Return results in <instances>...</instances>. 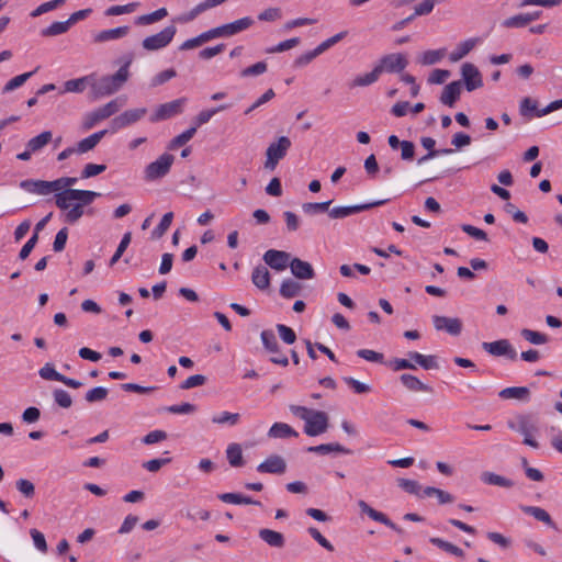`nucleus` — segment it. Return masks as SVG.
Masks as SVG:
<instances>
[{
    "mask_svg": "<svg viewBox=\"0 0 562 562\" xmlns=\"http://www.w3.org/2000/svg\"><path fill=\"white\" fill-rule=\"evenodd\" d=\"M131 61L121 66L112 76H105L98 81L92 80L91 87L95 97H105L119 91L128 79V66Z\"/></svg>",
    "mask_w": 562,
    "mask_h": 562,
    "instance_id": "nucleus-1",
    "label": "nucleus"
},
{
    "mask_svg": "<svg viewBox=\"0 0 562 562\" xmlns=\"http://www.w3.org/2000/svg\"><path fill=\"white\" fill-rule=\"evenodd\" d=\"M98 196H100V193L95 191L65 189L55 194V204L58 209L66 211L72 201H77V204L85 207L91 204Z\"/></svg>",
    "mask_w": 562,
    "mask_h": 562,
    "instance_id": "nucleus-2",
    "label": "nucleus"
},
{
    "mask_svg": "<svg viewBox=\"0 0 562 562\" xmlns=\"http://www.w3.org/2000/svg\"><path fill=\"white\" fill-rule=\"evenodd\" d=\"M125 100L116 98L108 102L106 104L87 113L82 121L83 130H91L99 122L109 119L113 114L117 113L124 105Z\"/></svg>",
    "mask_w": 562,
    "mask_h": 562,
    "instance_id": "nucleus-3",
    "label": "nucleus"
},
{
    "mask_svg": "<svg viewBox=\"0 0 562 562\" xmlns=\"http://www.w3.org/2000/svg\"><path fill=\"white\" fill-rule=\"evenodd\" d=\"M175 161V156L168 153L159 156L155 161L146 166L144 178L146 181H155L167 176Z\"/></svg>",
    "mask_w": 562,
    "mask_h": 562,
    "instance_id": "nucleus-4",
    "label": "nucleus"
},
{
    "mask_svg": "<svg viewBox=\"0 0 562 562\" xmlns=\"http://www.w3.org/2000/svg\"><path fill=\"white\" fill-rule=\"evenodd\" d=\"M508 427L524 436V443L535 449L539 443L531 437V434L537 431V426L532 418L528 415H519L516 420L508 422Z\"/></svg>",
    "mask_w": 562,
    "mask_h": 562,
    "instance_id": "nucleus-5",
    "label": "nucleus"
},
{
    "mask_svg": "<svg viewBox=\"0 0 562 562\" xmlns=\"http://www.w3.org/2000/svg\"><path fill=\"white\" fill-rule=\"evenodd\" d=\"M291 147V140L286 136H281L277 142L271 143L266 151L265 168L274 170L279 161L286 155Z\"/></svg>",
    "mask_w": 562,
    "mask_h": 562,
    "instance_id": "nucleus-6",
    "label": "nucleus"
},
{
    "mask_svg": "<svg viewBox=\"0 0 562 562\" xmlns=\"http://www.w3.org/2000/svg\"><path fill=\"white\" fill-rule=\"evenodd\" d=\"M408 65L406 56L402 53H393L382 56L375 65L379 74H401Z\"/></svg>",
    "mask_w": 562,
    "mask_h": 562,
    "instance_id": "nucleus-7",
    "label": "nucleus"
},
{
    "mask_svg": "<svg viewBox=\"0 0 562 562\" xmlns=\"http://www.w3.org/2000/svg\"><path fill=\"white\" fill-rule=\"evenodd\" d=\"M176 32L175 25L166 26L160 32L144 38L142 45L146 50H158L166 47L172 41Z\"/></svg>",
    "mask_w": 562,
    "mask_h": 562,
    "instance_id": "nucleus-8",
    "label": "nucleus"
},
{
    "mask_svg": "<svg viewBox=\"0 0 562 562\" xmlns=\"http://www.w3.org/2000/svg\"><path fill=\"white\" fill-rule=\"evenodd\" d=\"M328 420L325 412L313 409L305 420L304 432L311 437L324 434L328 428Z\"/></svg>",
    "mask_w": 562,
    "mask_h": 562,
    "instance_id": "nucleus-9",
    "label": "nucleus"
},
{
    "mask_svg": "<svg viewBox=\"0 0 562 562\" xmlns=\"http://www.w3.org/2000/svg\"><path fill=\"white\" fill-rule=\"evenodd\" d=\"M187 102L186 98L176 99L173 101L160 104L155 113L150 116L151 122H159L170 119L177 114H180L183 110V105Z\"/></svg>",
    "mask_w": 562,
    "mask_h": 562,
    "instance_id": "nucleus-10",
    "label": "nucleus"
},
{
    "mask_svg": "<svg viewBox=\"0 0 562 562\" xmlns=\"http://www.w3.org/2000/svg\"><path fill=\"white\" fill-rule=\"evenodd\" d=\"M147 113L146 108L132 109L123 112L122 114L115 116L111 121V131L113 133L117 132L121 128H124L131 124L138 122L142 117Z\"/></svg>",
    "mask_w": 562,
    "mask_h": 562,
    "instance_id": "nucleus-11",
    "label": "nucleus"
},
{
    "mask_svg": "<svg viewBox=\"0 0 562 562\" xmlns=\"http://www.w3.org/2000/svg\"><path fill=\"white\" fill-rule=\"evenodd\" d=\"M461 76L462 81L464 83L465 89L471 92L473 90L480 89L483 87V78L477 69L476 66H474L471 63H464L461 67Z\"/></svg>",
    "mask_w": 562,
    "mask_h": 562,
    "instance_id": "nucleus-12",
    "label": "nucleus"
},
{
    "mask_svg": "<svg viewBox=\"0 0 562 562\" xmlns=\"http://www.w3.org/2000/svg\"><path fill=\"white\" fill-rule=\"evenodd\" d=\"M386 202V200L374 201L366 204H357L350 206H335L333 209H328V215L330 218H345L352 214L360 213L362 211L370 210L372 207L382 205Z\"/></svg>",
    "mask_w": 562,
    "mask_h": 562,
    "instance_id": "nucleus-13",
    "label": "nucleus"
},
{
    "mask_svg": "<svg viewBox=\"0 0 562 562\" xmlns=\"http://www.w3.org/2000/svg\"><path fill=\"white\" fill-rule=\"evenodd\" d=\"M432 325L438 331H446L451 336H459L462 331V322L458 317H447L440 315L432 316Z\"/></svg>",
    "mask_w": 562,
    "mask_h": 562,
    "instance_id": "nucleus-14",
    "label": "nucleus"
},
{
    "mask_svg": "<svg viewBox=\"0 0 562 562\" xmlns=\"http://www.w3.org/2000/svg\"><path fill=\"white\" fill-rule=\"evenodd\" d=\"M266 265L277 271H282L286 267H290L291 255L283 250L269 249L263 254L262 257Z\"/></svg>",
    "mask_w": 562,
    "mask_h": 562,
    "instance_id": "nucleus-15",
    "label": "nucleus"
},
{
    "mask_svg": "<svg viewBox=\"0 0 562 562\" xmlns=\"http://www.w3.org/2000/svg\"><path fill=\"white\" fill-rule=\"evenodd\" d=\"M482 348L492 356L502 357L506 356L510 360L517 358L516 350L512 347L507 339H499L492 342H483Z\"/></svg>",
    "mask_w": 562,
    "mask_h": 562,
    "instance_id": "nucleus-16",
    "label": "nucleus"
},
{
    "mask_svg": "<svg viewBox=\"0 0 562 562\" xmlns=\"http://www.w3.org/2000/svg\"><path fill=\"white\" fill-rule=\"evenodd\" d=\"M54 181L26 179L20 182V188L26 192L37 195H48L56 193Z\"/></svg>",
    "mask_w": 562,
    "mask_h": 562,
    "instance_id": "nucleus-17",
    "label": "nucleus"
},
{
    "mask_svg": "<svg viewBox=\"0 0 562 562\" xmlns=\"http://www.w3.org/2000/svg\"><path fill=\"white\" fill-rule=\"evenodd\" d=\"M285 470L286 462L278 454L270 456L257 467V471L260 473L282 474Z\"/></svg>",
    "mask_w": 562,
    "mask_h": 562,
    "instance_id": "nucleus-18",
    "label": "nucleus"
},
{
    "mask_svg": "<svg viewBox=\"0 0 562 562\" xmlns=\"http://www.w3.org/2000/svg\"><path fill=\"white\" fill-rule=\"evenodd\" d=\"M420 143H422L423 147L428 150V153L418 159V161H417L418 165H423L426 161H428L429 159L435 158L436 156L451 155L454 153V149H452V148L436 149L435 148L436 140L432 137H422Z\"/></svg>",
    "mask_w": 562,
    "mask_h": 562,
    "instance_id": "nucleus-19",
    "label": "nucleus"
},
{
    "mask_svg": "<svg viewBox=\"0 0 562 562\" xmlns=\"http://www.w3.org/2000/svg\"><path fill=\"white\" fill-rule=\"evenodd\" d=\"M290 269L292 274L300 280H310L315 277V271L312 265L300 258H292Z\"/></svg>",
    "mask_w": 562,
    "mask_h": 562,
    "instance_id": "nucleus-20",
    "label": "nucleus"
},
{
    "mask_svg": "<svg viewBox=\"0 0 562 562\" xmlns=\"http://www.w3.org/2000/svg\"><path fill=\"white\" fill-rule=\"evenodd\" d=\"M461 89L462 82L460 80L448 83L442 90L440 102L445 105L453 106L460 98Z\"/></svg>",
    "mask_w": 562,
    "mask_h": 562,
    "instance_id": "nucleus-21",
    "label": "nucleus"
},
{
    "mask_svg": "<svg viewBox=\"0 0 562 562\" xmlns=\"http://www.w3.org/2000/svg\"><path fill=\"white\" fill-rule=\"evenodd\" d=\"M254 20L250 16H245L239 20H236L232 23H227L222 25L224 37L233 36L237 33H240L247 29H249L254 24Z\"/></svg>",
    "mask_w": 562,
    "mask_h": 562,
    "instance_id": "nucleus-22",
    "label": "nucleus"
},
{
    "mask_svg": "<svg viewBox=\"0 0 562 562\" xmlns=\"http://www.w3.org/2000/svg\"><path fill=\"white\" fill-rule=\"evenodd\" d=\"M251 282L259 290H267L270 286V272L267 267L259 265L251 273Z\"/></svg>",
    "mask_w": 562,
    "mask_h": 562,
    "instance_id": "nucleus-23",
    "label": "nucleus"
},
{
    "mask_svg": "<svg viewBox=\"0 0 562 562\" xmlns=\"http://www.w3.org/2000/svg\"><path fill=\"white\" fill-rule=\"evenodd\" d=\"M108 130H102L97 133L91 134L90 136L81 139L76 147L77 154H85L89 150L93 149L100 140L106 135Z\"/></svg>",
    "mask_w": 562,
    "mask_h": 562,
    "instance_id": "nucleus-24",
    "label": "nucleus"
},
{
    "mask_svg": "<svg viewBox=\"0 0 562 562\" xmlns=\"http://www.w3.org/2000/svg\"><path fill=\"white\" fill-rule=\"evenodd\" d=\"M358 506L361 514L368 515L373 521L385 525L387 527H395L386 517V515L372 508L367 502L359 501Z\"/></svg>",
    "mask_w": 562,
    "mask_h": 562,
    "instance_id": "nucleus-25",
    "label": "nucleus"
},
{
    "mask_svg": "<svg viewBox=\"0 0 562 562\" xmlns=\"http://www.w3.org/2000/svg\"><path fill=\"white\" fill-rule=\"evenodd\" d=\"M128 32H130V27L126 25L119 26L115 29L104 30V31L99 32L94 36V42L95 43H104V42H109V41L119 40V38H122L125 35H127Z\"/></svg>",
    "mask_w": 562,
    "mask_h": 562,
    "instance_id": "nucleus-26",
    "label": "nucleus"
},
{
    "mask_svg": "<svg viewBox=\"0 0 562 562\" xmlns=\"http://www.w3.org/2000/svg\"><path fill=\"white\" fill-rule=\"evenodd\" d=\"M303 285L294 279H284L280 285V295L284 299H293L301 295Z\"/></svg>",
    "mask_w": 562,
    "mask_h": 562,
    "instance_id": "nucleus-27",
    "label": "nucleus"
},
{
    "mask_svg": "<svg viewBox=\"0 0 562 562\" xmlns=\"http://www.w3.org/2000/svg\"><path fill=\"white\" fill-rule=\"evenodd\" d=\"M402 384L413 392H431V389L423 383L417 376L404 373L400 376Z\"/></svg>",
    "mask_w": 562,
    "mask_h": 562,
    "instance_id": "nucleus-28",
    "label": "nucleus"
},
{
    "mask_svg": "<svg viewBox=\"0 0 562 562\" xmlns=\"http://www.w3.org/2000/svg\"><path fill=\"white\" fill-rule=\"evenodd\" d=\"M530 391L526 386H510L503 389L499 392V397L504 400H519L527 401L529 398Z\"/></svg>",
    "mask_w": 562,
    "mask_h": 562,
    "instance_id": "nucleus-29",
    "label": "nucleus"
},
{
    "mask_svg": "<svg viewBox=\"0 0 562 562\" xmlns=\"http://www.w3.org/2000/svg\"><path fill=\"white\" fill-rule=\"evenodd\" d=\"M268 436L270 438H289V437H297L299 432L285 423H274L270 427V429L268 431Z\"/></svg>",
    "mask_w": 562,
    "mask_h": 562,
    "instance_id": "nucleus-30",
    "label": "nucleus"
},
{
    "mask_svg": "<svg viewBox=\"0 0 562 562\" xmlns=\"http://www.w3.org/2000/svg\"><path fill=\"white\" fill-rule=\"evenodd\" d=\"M520 509L525 514L533 517L538 522L544 524L547 526H553L551 516L546 509L537 506H520Z\"/></svg>",
    "mask_w": 562,
    "mask_h": 562,
    "instance_id": "nucleus-31",
    "label": "nucleus"
},
{
    "mask_svg": "<svg viewBox=\"0 0 562 562\" xmlns=\"http://www.w3.org/2000/svg\"><path fill=\"white\" fill-rule=\"evenodd\" d=\"M412 361L419 364L425 370L438 369L437 357L434 355L425 356L416 351L408 352Z\"/></svg>",
    "mask_w": 562,
    "mask_h": 562,
    "instance_id": "nucleus-32",
    "label": "nucleus"
},
{
    "mask_svg": "<svg viewBox=\"0 0 562 562\" xmlns=\"http://www.w3.org/2000/svg\"><path fill=\"white\" fill-rule=\"evenodd\" d=\"M93 80L92 76H85L77 79H71L65 82L63 92H76L80 93L85 91L88 85H91Z\"/></svg>",
    "mask_w": 562,
    "mask_h": 562,
    "instance_id": "nucleus-33",
    "label": "nucleus"
},
{
    "mask_svg": "<svg viewBox=\"0 0 562 562\" xmlns=\"http://www.w3.org/2000/svg\"><path fill=\"white\" fill-rule=\"evenodd\" d=\"M477 38H469L460 43L457 48L450 54L449 59L453 63L467 56L476 45Z\"/></svg>",
    "mask_w": 562,
    "mask_h": 562,
    "instance_id": "nucleus-34",
    "label": "nucleus"
},
{
    "mask_svg": "<svg viewBox=\"0 0 562 562\" xmlns=\"http://www.w3.org/2000/svg\"><path fill=\"white\" fill-rule=\"evenodd\" d=\"M481 480L488 485H496L506 488H510L514 486V482L512 480L493 472H483L481 475Z\"/></svg>",
    "mask_w": 562,
    "mask_h": 562,
    "instance_id": "nucleus-35",
    "label": "nucleus"
},
{
    "mask_svg": "<svg viewBox=\"0 0 562 562\" xmlns=\"http://www.w3.org/2000/svg\"><path fill=\"white\" fill-rule=\"evenodd\" d=\"M53 133L50 131H44L37 136L31 138L27 144L26 148L30 150L38 151L42 148H44L46 145H48L52 142Z\"/></svg>",
    "mask_w": 562,
    "mask_h": 562,
    "instance_id": "nucleus-36",
    "label": "nucleus"
},
{
    "mask_svg": "<svg viewBox=\"0 0 562 562\" xmlns=\"http://www.w3.org/2000/svg\"><path fill=\"white\" fill-rule=\"evenodd\" d=\"M259 537L271 547L282 548L284 544L282 533L273 529H260Z\"/></svg>",
    "mask_w": 562,
    "mask_h": 562,
    "instance_id": "nucleus-37",
    "label": "nucleus"
},
{
    "mask_svg": "<svg viewBox=\"0 0 562 562\" xmlns=\"http://www.w3.org/2000/svg\"><path fill=\"white\" fill-rule=\"evenodd\" d=\"M379 77H380V74H379L376 67L374 66V68L370 72L357 76L350 82L349 86H350V88L367 87V86H370V85L376 82Z\"/></svg>",
    "mask_w": 562,
    "mask_h": 562,
    "instance_id": "nucleus-38",
    "label": "nucleus"
},
{
    "mask_svg": "<svg viewBox=\"0 0 562 562\" xmlns=\"http://www.w3.org/2000/svg\"><path fill=\"white\" fill-rule=\"evenodd\" d=\"M168 15L166 8H160L151 13L139 15L135 23L138 25H149L158 22Z\"/></svg>",
    "mask_w": 562,
    "mask_h": 562,
    "instance_id": "nucleus-39",
    "label": "nucleus"
},
{
    "mask_svg": "<svg viewBox=\"0 0 562 562\" xmlns=\"http://www.w3.org/2000/svg\"><path fill=\"white\" fill-rule=\"evenodd\" d=\"M70 29L68 21H58L52 23L48 27L41 31V35L44 37L57 36L66 33Z\"/></svg>",
    "mask_w": 562,
    "mask_h": 562,
    "instance_id": "nucleus-40",
    "label": "nucleus"
},
{
    "mask_svg": "<svg viewBox=\"0 0 562 562\" xmlns=\"http://www.w3.org/2000/svg\"><path fill=\"white\" fill-rule=\"evenodd\" d=\"M226 456L232 467H241L244 464L241 447L238 443H231L227 447Z\"/></svg>",
    "mask_w": 562,
    "mask_h": 562,
    "instance_id": "nucleus-41",
    "label": "nucleus"
},
{
    "mask_svg": "<svg viewBox=\"0 0 562 562\" xmlns=\"http://www.w3.org/2000/svg\"><path fill=\"white\" fill-rule=\"evenodd\" d=\"M37 69H35L34 71H30V72H24L22 75H19V76H15L14 78L10 79L3 87L2 89V93H8V92H11L18 88H20L21 86H23L26 80L29 78H31L33 76V74L36 71Z\"/></svg>",
    "mask_w": 562,
    "mask_h": 562,
    "instance_id": "nucleus-42",
    "label": "nucleus"
},
{
    "mask_svg": "<svg viewBox=\"0 0 562 562\" xmlns=\"http://www.w3.org/2000/svg\"><path fill=\"white\" fill-rule=\"evenodd\" d=\"M261 341L265 348L271 353L279 352V344L276 335L271 330H262L260 334Z\"/></svg>",
    "mask_w": 562,
    "mask_h": 562,
    "instance_id": "nucleus-43",
    "label": "nucleus"
},
{
    "mask_svg": "<svg viewBox=\"0 0 562 562\" xmlns=\"http://www.w3.org/2000/svg\"><path fill=\"white\" fill-rule=\"evenodd\" d=\"M172 218H173L172 212L166 213L162 216L160 223L157 225V227L151 232V238L159 239L160 237H162L165 235V233L168 231V228L172 222Z\"/></svg>",
    "mask_w": 562,
    "mask_h": 562,
    "instance_id": "nucleus-44",
    "label": "nucleus"
},
{
    "mask_svg": "<svg viewBox=\"0 0 562 562\" xmlns=\"http://www.w3.org/2000/svg\"><path fill=\"white\" fill-rule=\"evenodd\" d=\"M240 415L238 413L223 412L212 417V423L217 425L228 424L234 426L238 424Z\"/></svg>",
    "mask_w": 562,
    "mask_h": 562,
    "instance_id": "nucleus-45",
    "label": "nucleus"
},
{
    "mask_svg": "<svg viewBox=\"0 0 562 562\" xmlns=\"http://www.w3.org/2000/svg\"><path fill=\"white\" fill-rule=\"evenodd\" d=\"M331 202V200L325 202H307L302 205V210L305 214L314 215L328 211Z\"/></svg>",
    "mask_w": 562,
    "mask_h": 562,
    "instance_id": "nucleus-46",
    "label": "nucleus"
},
{
    "mask_svg": "<svg viewBox=\"0 0 562 562\" xmlns=\"http://www.w3.org/2000/svg\"><path fill=\"white\" fill-rule=\"evenodd\" d=\"M445 53V49L427 50L420 56L419 61L425 66L435 65L443 58Z\"/></svg>",
    "mask_w": 562,
    "mask_h": 562,
    "instance_id": "nucleus-47",
    "label": "nucleus"
},
{
    "mask_svg": "<svg viewBox=\"0 0 562 562\" xmlns=\"http://www.w3.org/2000/svg\"><path fill=\"white\" fill-rule=\"evenodd\" d=\"M520 334L527 341L533 345H543L548 342L547 335L536 330L524 328Z\"/></svg>",
    "mask_w": 562,
    "mask_h": 562,
    "instance_id": "nucleus-48",
    "label": "nucleus"
},
{
    "mask_svg": "<svg viewBox=\"0 0 562 562\" xmlns=\"http://www.w3.org/2000/svg\"><path fill=\"white\" fill-rule=\"evenodd\" d=\"M195 132H196V126H192V127L186 130L183 133L176 136L171 140V143L169 145V149H175L177 147L183 146L194 136Z\"/></svg>",
    "mask_w": 562,
    "mask_h": 562,
    "instance_id": "nucleus-49",
    "label": "nucleus"
},
{
    "mask_svg": "<svg viewBox=\"0 0 562 562\" xmlns=\"http://www.w3.org/2000/svg\"><path fill=\"white\" fill-rule=\"evenodd\" d=\"M138 7L137 2L127 3L124 5H112L106 9L105 15L108 16H114V15H121V14H128L134 12Z\"/></svg>",
    "mask_w": 562,
    "mask_h": 562,
    "instance_id": "nucleus-50",
    "label": "nucleus"
},
{
    "mask_svg": "<svg viewBox=\"0 0 562 562\" xmlns=\"http://www.w3.org/2000/svg\"><path fill=\"white\" fill-rule=\"evenodd\" d=\"M131 239H132V233L131 232H127L123 235L117 248H116V251L114 252V255L112 256L111 260H110V266H114L119 260L120 258L122 257V255L124 254V251L126 250V248L128 247L130 243H131Z\"/></svg>",
    "mask_w": 562,
    "mask_h": 562,
    "instance_id": "nucleus-51",
    "label": "nucleus"
},
{
    "mask_svg": "<svg viewBox=\"0 0 562 562\" xmlns=\"http://www.w3.org/2000/svg\"><path fill=\"white\" fill-rule=\"evenodd\" d=\"M38 374L42 379L48 380V381H58L63 379V374L57 372L52 363H46L44 367H42L38 371Z\"/></svg>",
    "mask_w": 562,
    "mask_h": 562,
    "instance_id": "nucleus-52",
    "label": "nucleus"
},
{
    "mask_svg": "<svg viewBox=\"0 0 562 562\" xmlns=\"http://www.w3.org/2000/svg\"><path fill=\"white\" fill-rule=\"evenodd\" d=\"M528 24V19L524 13L507 18L502 22V25L507 29L525 27Z\"/></svg>",
    "mask_w": 562,
    "mask_h": 562,
    "instance_id": "nucleus-53",
    "label": "nucleus"
},
{
    "mask_svg": "<svg viewBox=\"0 0 562 562\" xmlns=\"http://www.w3.org/2000/svg\"><path fill=\"white\" fill-rule=\"evenodd\" d=\"M53 396L56 404L63 408H69L72 405L70 394L63 389H56L53 392Z\"/></svg>",
    "mask_w": 562,
    "mask_h": 562,
    "instance_id": "nucleus-54",
    "label": "nucleus"
},
{
    "mask_svg": "<svg viewBox=\"0 0 562 562\" xmlns=\"http://www.w3.org/2000/svg\"><path fill=\"white\" fill-rule=\"evenodd\" d=\"M397 483H398V486L401 488H403L405 492L419 497L422 486L419 485V483L417 481L409 480V479H398Z\"/></svg>",
    "mask_w": 562,
    "mask_h": 562,
    "instance_id": "nucleus-55",
    "label": "nucleus"
},
{
    "mask_svg": "<svg viewBox=\"0 0 562 562\" xmlns=\"http://www.w3.org/2000/svg\"><path fill=\"white\" fill-rule=\"evenodd\" d=\"M177 76V72L175 69H166L164 71H160L150 80V87L155 88L160 85H164L165 82L169 81L170 79L175 78Z\"/></svg>",
    "mask_w": 562,
    "mask_h": 562,
    "instance_id": "nucleus-56",
    "label": "nucleus"
},
{
    "mask_svg": "<svg viewBox=\"0 0 562 562\" xmlns=\"http://www.w3.org/2000/svg\"><path fill=\"white\" fill-rule=\"evenodd\" d=\"M108 390L103 386H97L86 393L85 400L88 403L101 402L106 398Z\"/></svg>",
    "mask_w": 562,
    "mask_h": 562,
    "instance_id": "nucleus-57",
    "label": "nucleus"
},
{
    "mask_svg": "<svg viewBox=\"0 0 562 562\" xmlns=\"http://www.w3.org/2000/svg\"><path fill=\"white\" fill-rule=\"evenodd\" d=\"M277 330L279 333V336L280 338L288 345H292L295 342L296 340V334L295 331L286 326V325H283V324H278L277 325Z\"/></svg>",
    "mask_w": 562,
    "mask_h": 562,
    "instance_id": "nucleus-58",
    "label": "nucleus"
},
{
    "mask_svg": "<svg viewBox=\"0 0 562 562\" xmlns=\"http://www.w3.org/2000/svg\"><path fill=\"white\" fill-rule=\"evenodd\" d=\"M348 32L347 31H342V32H339L337 33L336 35L325 40L324 42H322L316 48H317V53L319 54H323L324 52H326L328 48H330L331 46H334L335 44H337L338 42H340L342 38H345L347 36Z\"/></svg>",
    "mask_w": 562,
    "mask_h": 562,
    "instance_id": "nucleus-59",
    "label": "nucleus"
},
{
    "mask_svg": "<svg viewBox=\"0 0 562 562\" xmlns=\"http://www.w3.org/2000/svg\"><path fill=\"white\" fill-rule=\"evenodd\" d=\"M15 485L16 490L26 498H32L34 496L35 486L30 480L20 479L16 481Z\"/></svg>",
    "mask_w": 562,
    "mask_h": 562,
    "instance_id": "nucleus-60",
    "label": "nucleus"
},
{
    "mask_svg": "<svg viewBox=\"0 0 562 562\" xmlns=\"http://www.w3.org/2000/svg\"><path fill=\"white\" fill-rule=\"evenodd\" d=\"M357 356L367 361L376 362V363H382L384 360L383 353L371 350V349H359L357 351Z\"/></svg>",
    "mask_w": 562,
    "mask_h": 562,
    "instance_id": "nucleus-61",
    "label": "nucleus"
},
{
    "mask_svg": "<svg viewBox=\"0 0 562 562\" xmlns=\"http://www.w3.org/2000/svg\"><path fill=\"white\" fill-rule=\"evenodd\" d=\"M267 71V64L258 61L240 71L241 77L259 76Z\"/></svg>",
    "mask_w": 562,
    "mask_h": 562,
    "instance_id": "nucleus-62",
    "label": "nucleus"
},
{
    "mask_svg": "<svg viewBox=\"0 0 562 562\" xmlns=\"http://www.w3.org/2000/svg\"><path fill=\"white\" fill-rule=\"evenodd\" d=\"M206 382V376L203 375V374H194V375H191L189 376L187 380H184L180 387L182 390H190V389H193V387H196V386H201V385H204Z\"/></svg>",
    "mask_w": 562,
    "mask_h": 562,
    "instance_id": "nucleus-63",
    "label": "nucleus"
},
{
    "mask_svg": "<svg viewBox=\"0 0 562 562\" xmlns=\"http://www.w3.org/2000/svg\"><path fill=\"white\" fill-rule=\"evenodd\" d=\"M83 215V207L79 204H75L71 207L67 209V213L65 214V222L69 224H74L78 222Z\"/></svg>",
    "mask_w": 562,
    "mask_h": 562,
    "instance_id": "nucleus-64",
    "label": "nucleus"
}]
</instances>
